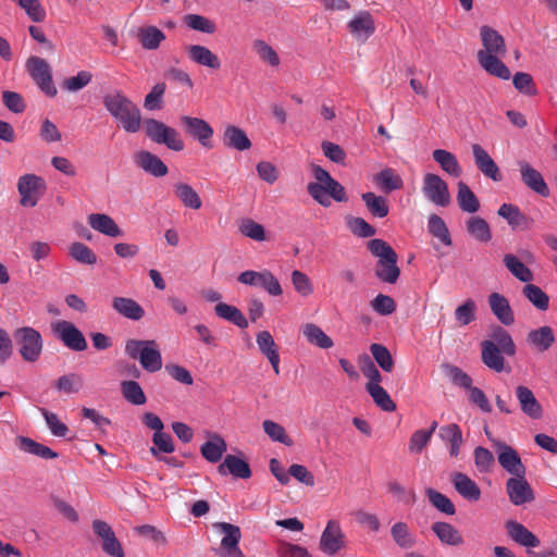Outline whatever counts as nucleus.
Here are the masks:
<instances>
[{"label":"nucleus","mask_w":557,"mask_h":557,"mask_svg":"<svg viewBox=\"0 0 557 557\" xmlns=\"http://www.w3.org/2000/svg\"><path fill=\"white\" fill-rule=\"evenodd\" d=\"M432 530L445 544L455 546L463 543L462 536L459 534L457 529L449 523L435 522L432 525Z\"/></svg>","instance_id":"3c124183"},{"label":"nucleus","mask_w":557,"mask_h":557,"mask_svg":"<svg viewBox=\"0 0 557 557\" xmlns=\"http://www.w3.org/2000/svg\"><path fill=\"white\" fill-rule=\"evenodd\" d=\"M84 385V379L81 374L69 373L60 376L55 382V388L66 394L78 393Z\"/></svg>","instance_id":"13d9d810"},{"label":"nucleus","mask_w":557,"mask_h":557,"mask_svg":"<svg viewBox=\"0 0 557 557\" xmlns=\"http://www.w3.org/2000/svg\"><path fill=\"white\" fill-rule=\"evenodd\" d=\"M252 49L258 54L261 61L271 66L280 65V57L276 51L268 45L264 40L257 39L252 42Z\"/></svg>","instance_id":"680f3d73"},{"label":"nucleus","mask_w":557,"mask_h":557,"mask_svg":"<svg viewBox=\"0 0 557 557\" xmlns=\"http://www.w3.org/2000/svg\"><path fill=\"white\" fill-rule=\"evenodd\" d=\"M515 395L519 403L520 410L532 420L543 418V407L536 399L534 393L524 385H518L515 388Z\"/></svg>","instance_id":"f3484780"},{"label":"nucleus","mask_w":557,"mask_h":557,"mask_svg":"<svg viewBox=\"0 0 557 557\" xmlns=\"http://www.w3.org/2000/svg\"><path fill=\"white\" fill-rule=\"evenodd\" d=\"M506 491L509 500L515 506H521L534 500V493L531 485L525 480V474L508 479L506 482Z\"/></svg>","instance_id":"2eb2a0df"},{"label":"nucleus","mask_w":557,"mask_h":557,"mask_svg":"<svg viewBox=\"0 0 557 557\" xmlns=\"http://www.w3.org/2000/svg\"><path fill=\"white\" fill-rule=\"evenodd\" d=\"M214 312L219 318L224 319L240 329L248 327L247 319L245 318L243 312L234 306H231L225 302H219L214 307Z\"/></svg>","instance_id":"37998d69"},{"label":"nucleus","mask_w":557,"mask_h":557,"mask_svg":"<svg viewBox=\"0 0 557 557\" xmlns=\"http://www.w3.org/2000/svg\"><path fill=\"white\" fill-rule=\"evenodd\" d=\"M426 496L429 498V502L432 504L433 507H435L438 511L453 516L456 512L455 505L453 502L443 493L434 490V488H426L425 491Z\"/></svg>","instance_id":"864d4df0"},{"label":"nucleus","mask_w":557,"mask_h":557,"mask_svg":"<svg viewBox=\"0 0 557 557\" xmlns=\"http://www.w3.org/2000/svg\"><path fill=\"white\" fill-rule=\"evenodd\" d=\"M52 331L63 345L73 351H84L88 347L82 331L70 321L59 320L52 323Z\"/></svg>","instance_id":"9d476101"},{"label":"nucleus","mask_w":557,"mask_h":557,"mask_svg":"<svg viewBox=\"0 0 557 557\" xmlns=\"http://www.w3.org/2000/svg\"><path fill=\"white\" fill-rule=\"evenodd\" d=\"M344 533L335 520H330L322 532L320 548L326 555H335L344 546Z\"/></svg>","instance_id":"dca6fc26"},{"label":"nucleus","mask_w":557,"mask_h":557,"mask_svg":"<svg viewBox=\"0 0 557 557\" xmlns=\"http://www.w3.org/2000/svg\"><path fill=\"white\" fill-rule=\"evenodd\" d=\"M527 342L539 352L548 350L555 343L554 331L550 326H541L528 333Z\"/></svg>","instance_id":"72a5a7b5"},{"label":"nucleus","mask_w":557,"mask_h":557,"mask_svg":"<svg viewBox=\"0 0 557 557\" xmlns=\"http://www.w3.org/2000/svg\"><path fill=\"white\" fill-rule=\"evenodd\" d=\"M125 354L133 360H138L147 372L154 373L162 369V356L156 341L127 339Z\"/></svg>","instance_id":"7ed1b4c3"},{"label":"nucleus","mask_w":557,"mask_h":557,"mask_svg":"<svg viewBox=\"0 0 557 557\" xmlns=\"http://www.w3.org/2000/svg\"><path fill=\"white\" fill-rule=\"evenodd\" d=\"M308 194L321 206H331L332 197L335 201L344 202L347 201V195L345 188L334 178L326 184L322 185L319 183H309L307 186Z\"/></svg>","instance_id":"f8f14e48"},{"label":"nucleus","mask_w":557,"mask_h":557,"mask_svg":"<svg viewBox=\"0 0 557 557\" xmlns=\"http://www.w3.org/2000/svg\"><path fill=\"white\" fill-rule=\"evenodd\" d=\"M226 449L227 445L225 440L215 434L211 441H208L201 445L200 453L207 461L215 463L220 461Z\"/></svg>","instance_id":"ea45409f"},{"label":"nucleus","mask_w":557,"mask_h":557,"mask_svg":"<svg viewBox=\"0 0 557 557\" xmlns=\"http://www.w3.org/2000/svg\"><path fill=\"white\" fill-rule=\"evenodd\" d=\"M519 171L522 183L529 189L539 194L542 197L549 196V188L540 171H537L527 161L519 162Z\"/></svg>","instance_id":"a211bd4d"},{"label":"nucleus","mask_w":557,"mask_h":557,"mask_svg":"<svg viewBox=\"0 0 557 557\" xmlns=\"http://www.w3.org/2000/svg\"><path fill=\"white\" fill-rule=\"evenodd\" d=\"M522 294L539 310L545 311L548 309L549 298L539 286L527 284L522 289Z\"/></svg>","instance_id":"6e6d98bb"},{"label":"nucleus","mask_w":557,"mask_h":557,"mask_svg":"<svg viewBox=\"0 0 557 557\" xmlns=\"http://www.w3.org/2000/svg\"><path fill=\"white\" fill-rule=\"evenodd\" d=\"M498 215L505 219L512 228L528 230L531 226L532 219L521 212V210L511 203H503L498 209Z\"/></svg>","instance_id":"f704fd0d"},{"label":"nucleus","mask_w":557,"mask_h":557,"mask_svg":"<svg viewBox=\"0 0 557 557\" xmlns=\"http://www.w3.org/2000/svg\"><path fill=\"white\" fill-rule=\"evenodd\" d=\"M216 470L220 475L232 474L234 478L243 480H247L252 475L249 463L235 455H226Z\"/></svg>","instance_id":"412c9836"},{"label":"nucleus","mask_w":557,"mask_h":557,"mask_svg":"<svg viewBox=\"0 0 557 557\" xmlns=\"http://www.w3.org/2000/svg\"><path fill=\"white\" fill-rule=\"evenodd\" d=\"M103 107L127 133H137L141 127L140 109L120 90L103 97Z\"/></svg>","instance_id":"f257e3e1"},{"label":"nucleus","mask_w":557,"mask_h":557,"mask_svg":"<svg viewBox=\"0 0 557 557\" xmlns=\"http://www.w3.org/2000/svg\"><path fill=\"white\" fill-rule=\"evenodd\" d=\"M457 202L459 208L468 213H475L480 209L479 199L463 182L458 183Z\"/></svg>","instance_id":"a18cd8bd"},{"label":"nucleus","mask_w":557,"mask_h":557,"mask_svg":"<svg viewBox=\"0 0 557 557\" xmlns=\"http://www.w3.org/2000/svg\"><path fill=\"white\" fill-rule=\"evenodd\" d=\"M222 143L225 147L238 151L248 150L251 147V141L247 134L238 126L227 125L222 135Z\"/></svg>","instance_id":"2f4dec72"},{"label":"nucleus","mask_w":557,"mask_h":557,"mask_svg":"<svg viewBox=\"0 0 557 557\" xmlns=\"http://www.w3.org/2000/svg\"><path fill=\"white\" fill-rule=\"evenodd\" d=\"M302 333L310 344L320 348L329 349L334 345L332 338L313 323H307L302 329Z\"/></svg>","instance_id":"de8ad7c7"},{"label":"nucleus","mask_w":557,"mask_h":557,"mask_svg":"<svg viewBox=\"0 0 557 557\" xmlns=\"http://www.w3.org/2000/svg\"><path fill=\"white\" fill-rule=\"evenodd\" d=\"M506 269L520 282L530 283L534 276L532 271L522 262L520 258L512 253H506L503 258Z\"/></svg>","instance_id":"4c0bfd02"},{"label":"nucleus","mask_w":557,"mask_h":557,"mask_svg":"<svg viewBox=\"0 0 557 557\" xmlns=\"http://www.w3.org/2000/svg\"><path fill=\"white\" fill-rule=\"evenodd\" d=\"M433 160L441 169L453 177L461 175V166L454 153L445 149H435L432 152Z\"/></svg>","instance_id":"e433bc0d"},{"label":"nucleus","mask_w":557,"mask_h":557,"mask_svg":"<svg viewBox=\"0 0 557 557\" xmlns=\"http://www.w3.org/2000/svg\"><path fill=\"white\" fill-rule=\"evenodd\" d=\"M368 249L379 259L375 275L385 283H396L400 270L397 267V253L392 246L383 239L374 238L368 243Z\"/></svg>","instance_id":"f03ea898"},{"label":"nucleus","mask_w":557,"mask_h":557,"mask_svg":"<svg viewBox=\"0 0 557 557\" xmlns=\"http://www.w3.org/2000/svg\"><path fill=\"white\" fill-rule=\"evenodd\" d=\"M112 307L117 313L129 320L138 321L145 315L144 308L132 298L114 297Z\"/></svg>","instance_id":"c9c22d12"},{"label":"nucleus","mask_w":557,"mask_h":557,"mask_svg":"<svg viewBox=\"0 0 557 557\" xmlns=\"http://www.w3.org/2000/svg\"><path fill=\"white\" fill-rule=\"evenodd\" d=\"M123 397L133 405H144L147 401L146 395L136 381H123L121 383Z\"/></svg>","instance_id":"5fc2aeb1"},{"label":"nucleus","mask_w":557,"mask_h":557,"mask_svg":"<svg viewBox=\"0 0 557 557\" xmlns=\"http://www.w3.org/2000/svg\"><path fill=\"white\" fill-rule=\"evenodd\" d=\"M181 121L186 132L197 139L205 148L212 147L210 139L213 136V128L207 121L188 115L182 116Z\"/></svg>","instance_id":"6ab92c4d"},{"label":"nucleus","mask_w":557,"mask_h":557,"mask_svg":"<svg viewBox=\"0 0 557 557\" xmlns=\"http://www.w3.org/2000/svg\"><path fill=\"white\" fill-rule=\"evenodd\" d=\"M70 256L82 264L92 265L97 262L96 253L85 244L75 242L69 248Z\"/></svg>","instance_id":"4d7b16f0"},{"label":"nucleus","mask_w":557,"mask_h":557,"mask_svg":"<svg viewBox=\"0 0 557 557\" xmlns=\"http://www.w3.org/2000/svg\"><path fill=\"white\" fill-rule=\"evenodd\" d=\"M264 433L273 441L282 443L286 446L293 445V440L287 435L285 429L272 421V420H264L262 423Z\"/></svg>","instance_id":"052dcab7"},{"label":"nucleus","mask_w":557,"mask_h":557,"mask_svg":"<svg viewBox=\"0 0 557 557\" xmlns=\"http://www.w3.org/2000/svg\"><path fill=\"white\" fill-rule=\"evenodd\" d=\"M212 527L223 535L218 549L220 557H245L239 547L242 539L239 527L228 522H215Z\"/></svg>","instance_id":"423d86ee"},{"label":"nucleus","mask_w":557,"mask_h":557,"mask_svg":"<svg viewBox=\"0 0 557 557\" xmlns=\"http://www.w3.org/2000/svg\"><path fill=\"white\" fill-rule=\"evenodd\" d=\"M481 347L482 362L495 372H503L505 370V359L503 355L505 354L498 349L495 342L483 341Z\"/></svg>","instance_id":"7c9ffc66"},{"label":"nucleus","mask_w":557,"mask_h":557,"mask_svg":"<svg viewBox=\"0 0 557 557\" xmlns=\"http://www.w3.org/2000/svg\"><path fill=\"white\" fill-rule=\"evenodd\" d=\"M512 84L515 88L527 96H536L537 95V88L533 81V77L525 72H517L513 75Z\"/></svg>","instance_id":"774afa93"},{"label":"nucleus","mask_w":557,"mask_h":557,"mask_svg":"<svg viewBox=\"0 0 557 557\" xmlns=\"http://www.w3.org/2000/svg\"><path fill=\"white\" fill-rule=\"evenodd\" d=\"M21 357L27 362H36L42 352L44 341L40 333L32 326L18 327L13 333Z\"/></svg>","instance_id":"20e7f679"},{"label":"nucleus","mask_w":557,"mask_h":557,"mask_svg":"<svg viewBox=\"0 0 557 557\" xmlns=\"http://www.w3.org/2000/svg\"><path fill=\"white\" fill-rule=\"evenodd\" d=\"M491 441L496 449L498 462L504 470L513 476L525 474V467L519 454L511 446L499 440L491 438Z\"/></svg>","instance_id":"ddd939ff"},{"label":"nucleus","mask_w":557,"mask_h":557,"mask_svg":"<svg viewBox=\"0 0 557 557\" xmlns=\"http://www.w3.org/2000/svg\"><path fill=\"white\" fill-rule=\"evenodd\" d=\"M26 70L44 94L51 98L57 96L58 90L52 81L51 69L46 60L30 57L26 62Z\"/></svg>","instance_id":"6e6552de"},{"label":"nucleus","mask_w":557,"mask_h":557,"mask_svg":"<svg viewBox=\"0 0 557 557\" xmlns=\"http://www.w3.org/2000/svg\"><path fill=\"white\" fill-rule=\"evenodd\" d=\"M469 234L481 243H487L492 238L488 223L481 216H471L467 222Z\"/></svg>","instance_id":"8fccbe9b"},{"label":"nucleus","mask_w":557,"mask_h":557,"mask_svg":"<svg viewBox=\"0 0 557 557\" xmlns=\"http://www.w3.org/2000/svg\"><path fill=\"white\" fill-rule=\"evenodd\" d=\"M350 34L358 40L366 41L375 30L374 21L367 11L357 14L349 23Z\"/></svg>","instance_id":"cd10ccee"},{"label":"nucleus","mask_w":557,"mask_h":557,"mask_svg":"<svg viewBox=\"0 0 557 557\" xmlns=\"http://www.w3.org/2000/svg\"><path fill=\"white\" fill-rule=\"evenodd\" d=\"M508 536L517 544L523 547L540 546L539 537L527 529L522 523L516 520H508L505 524Z\"/></svg>","instance_id":"b1692460"},{"label":"nucleus","mask_w":557,"mask_h":557,"mask_svg":"<svg viewBox=\"0 0 557 557\" xmlns=\"http://www.w3.org/2000/svg\"><path fill=\"white\" fill-rule=\"evenodd\" d=\"M367 392L372 397L375 405L382 410L392 412L396 409V404L381 385L368 387Z\"/></svg>","instance_id":"e2e57ef3"},{"label":"nucleus","mask_w":557,"mask_h":557,"mask_svg":"<svg viewBox=\"0 0 557 557\" xmlns=\"http://www.w3.org/2000/svg\"><path fill=\"white\" fill-rule=\"evenodd\" d=\"M257 345L271 363L274 372L276 374L280 373V355L277 350V346L273 339V336L269 331H261L257 334L256 337Z\"/></svg>","instance_id":"c85d7f7f"},{"label":"nucleus","mask_w":557,"mask_h":557,"mask_svg":"<svg viewBox=\"0 0 557 557\" xmlns=\"http://www.w3.org/2000/svg\"><path fill=\"white\" fill-rule=\"evenodd\" d=\"M88 224L95 231L109 237L115 238L123 236V231L115 223V221L108 214L91 213L88 215Z\"/></svg>","instance_id":"c756f323"},{"label":"nucleus","mask_w":557,"mask_h":557,"mask_svg":"<svg viewBox=\"0 0 557 557\" xmlns=\"http://www.w3.org/2000/svg\"><path fill=\"white\" fill-rule=\"evenodd\" d=\"M374 182L382 188L385 193H391L393 190L401 189L404 186V182L401 177L395 173V171L391 168H386L379 172L374 176Z\"/></svg>","instance_id":"49530a36"},{"label":"nucleus","mask_w":557,"mask_h":557,"mask_svg":"<svg viewBox=\"0 0 557 557\" xmlns=\"http://www.w3.org/2000/svg\"><path fill=\"white\" fill-rule=\"evenodd\" d=\"M480 36L484 48L478 53L506 54L505 39L497 30L484 25L480 28Z\"/></svg>","instance_id":"4be33fe9"},{"label":"nucleus","mask_w":557,"mask_h":557,"mask_svg":"<svg viewBox=\"0 0 557 557\" xmlns=\"http://www.w3.org/2000/svg\"><path fill=\"white\" fill-rule=\"evenodd\" d=\"M488 341L495 342V345L498 347V349H500L505 355L509 357L516 354V345L511 335L502 326H496L493 329L491 333V339Z\"/></svg>","instance_id":"603ef678"},{"label":"nucleus","mask_w":557,"mask_h":557,"mask_svg":"<svg viewBox=\"0 0 557 557\" xmlns=\"http://www.w3.org/2000/svg\"><path fill=\"white\" fill-rule=\"evenodd\" d=\"M367 209L375 218H385L388 214L389 208L387 200L382 196H377L374 193H364L361 196Z\"/></svg>","instance_id":"09e8293b"},{"label":"nucleus","mask_w":557,"mask_h":557,"mask_svg":"<svg viewBox=\"0 0 557 557\" xmlns=\"http://www.w3.org/2000/svg\"><path fill=\"white\" fill-rule=\"evenodd\" d=\"M174 194L180 201L187 208L198 210L202 202L198 193L186 183H176L174 185Z\"/></svg>","instance_id":"c03bdc74"},{"label":"nucleus","mask_w":557,"mask_h":557,"mask_svg":"<svg viewBox=\"0 0 557 557\" xmlns=\"http://www.w3.org/2000/svg\"><path fill=\"white\" fill-rule=\"evenodd\" d=\"M45 189L46 183L42 177L36 174H24L20 176L17 190L21 196V206L35 207Z\"/></svg>","instance_id":"9b49d317"},{"label":"nucleus","mask_w":557,"mask_h":557,"mask_svg":"<svg viewBox=\"0 0 557 557\" xmlns=\"http://www.w3.org/2000/svg\"><path fill=\"white\" fill-rule=\"evenodd\" d=\"M92 530L102 540V550L112 557H124V550L112 528L103 520L92 521Z\"/></svg>","instance_id":"4468645a"},{"label":"nucleus","mask_w":557,"mask_h":557,"mask_svg":"<svg viewBox=\"0 0 557 557\" xmlns=\"http://www.w3.org/2000/svg\"><path fill=\"white\" fill-rule=\"evenodd\" d=\"M135 163L156 177L164 176L169 172L165 163L158 156L147 150H140L135 154Z\"/></svg>","instance_id":"393cba45"},{"label":"nucleus","mask_w":557,"mask_h":557,"mask_svg":"<svg viewBox=\"0 0 557 557\" xmlns=\"http://www.w3.org/2000/svg\"><path fill=\"white\" fill-rule=\"evenodd\" d=\"M188 58L198 65L207 66L212 70H219L221 62L219 57L209 48L201 45H190L187 48Z\"/></svg>","instance_id":"473e14b6"},{"label":"nucleus","mask_w":557,"mask_h":557,"mask_svg":"<svg viewBox=\"0 0 557 557\" xmlns=\"http://www.w3.org/2000/svg\"><path fill=\"white\" fill-rule=\"evenodd\" d=\"M451 482L455 490L460 496L469 502H478L481 498V490L479 485L467 474L462 472H454Z\"/></svg>","instance_id":"a878e982"},{"label":"nucleus","mask_w":557,"mask_h":557,"mask_svg":"<svg viewBox=\"0 0 557 557\" xmlns=\"http://www.w3.org/2000/svg\"><path fill=\"white\" fill-rule=\"evenodd\" d=\"M446 375L450 379L451 383L458 387L467 391L471 389L472 379L459 367L454 364L444 366Z\"/></svg>","instance_id":"338daca9"},{"label":"nucleus","mask_w":557,"mask_h":557,"mask_svg":"<svg viewBox=\"0 0 557 557\" xmlns=\"http://www.w3.org/2000/svg\"><path fill=\"white\" fill-rule=\"evenodd\" d=\"M144 127L147 137L153 143L164 145L173 151H182L184 149L185 145L178 132L165 123L156 119H147L144 121Z\"/></svg>","instance_id":"39448f33"},{"label":"nucleus","mask_w":557,"mask_h":557,"mask_svg":"<svg viewBox=\"0 0 557 557\" xmlns=\"http://www.w3.org/2000/svg\"><path fill=\"white\" fill-rule=\"evenodd\" d=\"M474 465L479 472L488 473L495 465L494 455L482 446H478L473 451Z\"/></svg>","instance_id":"69168bd1"},{"label":"nucleus","mask_w":557,"mask_h":557,"mask_svg":"<svg viewBox=\"0 0 557 557\" xmlns=\"http://www.w3.org/2000/svg\"><path fill=\"white\" fill-rule=\"evenodd\" d=\"M421 190L424 197L434 206L445 208L451 202L448 185L438 174H424Z\"/></svg>","instance_id":"0eeeda50"},{"label":"nucleus","mask_w":557,"mask_h":557,"mask_svg":"<svg viewBox=\"0 0 557 557\" xmlns=\"http://www.w3.org/2000/svg\"><path fill=\"white\" fill-rule=\"evenodd\" d=\"M237 281L242 284L252 287H259L271 296H281L283 294L282 286L274 274L269 270L253 271L247 270L242 272Z\"/></svg>","instance_id":"1a4fd4ad"},{"label":"nucleus","mask_w":557,"mask_h":557,"mask_svg":"<svg viewBox=\"0 0 557 557\" xmlns=\"http://www.w3.org/2000/svg\"><path fill=\"white\" fill-rule=\"evenodd\" d=\"M488 305L491 311L500 323L508 326L515 322L513 311L508 299L504 295L499 293H492L488 296Z\"/></svg>","instance_id":"bb28decb"},{"label":"nucleus","mask_w":557,"mask_h":557,"mask_svg":"<svg viewBox=\"0 0 557 557\" xmlns=\"http://www.w3.org/2000/svg\"><path fill=\"white\" fill-rule=\"evenodd\" d=\"M137 38L144 49L156 50L165 39V35L156 26H144L138 29Z\"/></svg>","instance_id":"a19ab883"},{"label":"nucleus","mask_w":557,"mask_h":557,"mask_svg":"<svg viewBox=\"0 0 557 557\" xmlns=\"http://www.w3.org/2000/svg\"><path fill=\"white\" fill-rule=\"evenodd\" d=\"M429 232L436 238H438L444 245L450 246L451 245V237L449 234V231L446 226V223L444 220L436 215L432 214L429 218Z\"/></svg>","instance_id":"bf43d9fd"},{"label":"nucleus","mask_w":557,"mask_h":557,"mask_svg":"<svg viewBox=\"0 0 557 557\" xmlns=\"http://www.w3.org/2000/svg\"><path fill=\"white\" fill-rule=\"evenodd\" d=\"M238 230L244 236L250 239H253L256 242L265 240V230L263 225L257 223L252 219L242 220Z\"/></svg>","instance_id":"0e129e2a"},{"label":"nucleus","mask_w":557,"mask_h":557,"mask_svg":"<svg viewBox=\"0 0 557 557\" xmlns=\"http://www.w3.org/2000/svg\"><path fill=\"white\" fill-rule=\"evenodd\" d=\"M16 443L21 450L38 456L42 459H54L58 457V453L29 437L18 436L16 438Z\"/></svg>","instance_id":"79ce46f5"},{"label":"nucleus","mask_w":557,"mask_h":557,"mask_svg":"<svg viewBox=\"0 0 557 557\" xmlns=\"http://www.w3.org/2000/svg\"><path fill=\"white\" fill-rule=\"evenodd\" d=\"M503 57H505V54L476 53L478 62L486 73L507 81L510 78L511 73L507 65L500 60Z\"/></svg>","instance_id":"5701e85b"},{"label":"nucleus","mask_w":557,"mask_h":557,"mask_svg":"<svg viewBox=\"0 0 557 557\" xmlns=\"http://www.w3.org/2000/svg\"><path fill=\"white\" fill-rule=\"evenodd\" d=\"M440 437L449 444V455L457 457L462 444V432L456 423L443 425L438 431Z\"/></svg>","instance_id":"58836bf2"},{"label":"nucleus","mask_w":557,"mask_h":557,"mask_svg":"<svg viewBox=\"0 0 557 557\" xmlns=\"http://www.w3.org/2000/svg\"><path fill=\"white\" fill-rule=\"evenodd\" d=\"M471 150L479 171L494 182L502 181L500 170L488 152L479 144H473Z\"/></svg>","instance_id":"aec40b11"}]
</instances>
